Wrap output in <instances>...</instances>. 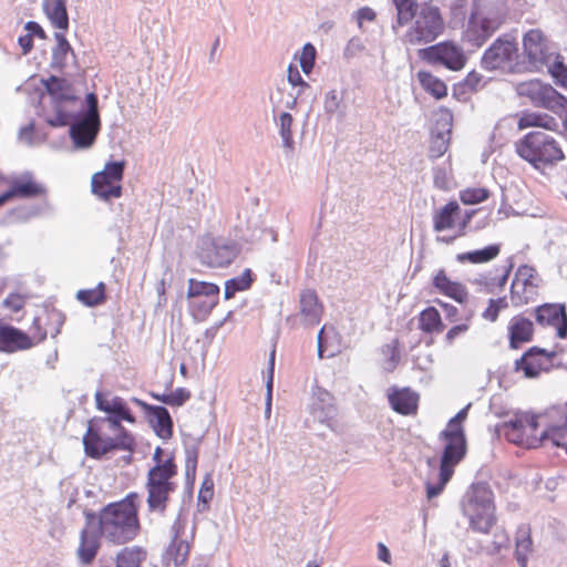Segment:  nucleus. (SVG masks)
<instances>
[{
	"instance_id": "37998d69",
	"label": "nucleus",
	"mask_w": 567,
	"mask_h": 567,
	"mask_svg": "<svg viewBox=\"0 0 567 567\" xmlns=\"http://www.w3.org/2000/svg\"><path fill=\"white\" fill-rule=\"evenodd\" d=\"M76 298L83 305L89 307H94L101 305L105 301V285L100 282L94 288L79 290L76 293Z\"/></svg>"
},
{
	"instance_id": "a878e982",
	"label": "nucleus",
	"mask_w": 567,
	"mask_h": 567,
	"mask_svg": "<svg viewBox=\"0 0 567 567\" xmlns=\"http://www.w3.org/2000/svg\"><path fill=\"white\" fill-rule=\"evenodd\" d=\"M95 402L97 410L105 412L109 416L117 419L121 421H126L128 423L135 422V416L133 415L131 409L127 403L120 396L107 398L102 393L97 392L95 394Z\"/></svg>"
},
{
	"instance_id": "6ab92c4d",
	"label": "nucleus",
	"mask_w": 567,
	"mask_h": 567,
	"mask_svg": "<svg viewBox=\"0 0 567 567\" xmlns=\"http://www.w3.org/2000/svg\"><path fill=\"white\" fill-rule=\"evenodd\" d=\"M432 287L439 295L465 305L470 300V291L465 284L453 280L444 268L439 269L432 277Z\"/></svg>"
},
{
	"instance_id": "a18cd8bd",
	"label": "nucleus",
	"mask_w": 567,
	"mask_h": 567,
	"mask_svg": "<svg viewBox=\"0 0 567 567\" xmlns=\"http://www.w3.org/2000/svg\"><path fill=\"white\" fill-rule=\"evenodd\" d=\"M218 303V298H195L190 302V312L193 317L197 320H205L214 309V307Z\"/></svg>"
},
{
	"instance_id": "774afa93",
	"label": "nucleus",
	"mask_w": 567,
	"mask_h": 567,
	"mask_svg": "<svg viewBox=\"0 0 567 567\" xmlns=\"http://www.w3.org/2000/svg\"><path fill=\"white\" fill-rule=\"evenodd\" d=\"M378 558L386 564H390L391 555L388 547L380 543L378 545Z\"/></svg>"
},
{
	"instance_id": "a211bd4d",
	"label": "nucleus",
	"mask_w": 567,
	"mask_h": 567,
	"mask_svg": "<svg viewBox=\"0 0 567 567\" xmlns=\"http://www.w3.org/2000/svg\"><path fill=\"white\" fill-rule=\"evenodd\" d=\"M555 351H547L539 347H532L515 360L514 370L527 379L537 378L540 373L549 371L554 367Z\"/></svg>"
},
{
	"instance_id": "5fc2aeb1",
	"label": "nucleus",
	"mask_w": 567,
	"mask_h": 567,
	"mask_svg": "<svg viewBox=\"0 0 567 567\" xmlns=\"http://www.w3.org/2000/svg\"><path fill=\"white\" fill-rule=\"evenodd\" d=\"M549 73L557 85L567 89V66L559 56L549 66Z\"/></svg>"
},
{
	"instance_id": "0eeeda50",
	"label": "nucleus",
	"mask_w": 567,
	"mask_h": 567,
	"mask_svg": "<svg viewBox=\"0 0 567 567\" xmlns=\"http://www.w3.org/2000/svg\"><path fill=\"white\" fill-rule=\"evenodd\" d=\"M505 13L486 6H475L463 31V41L475 47L483 45L503 24Z\"/></svg>"
},
{
	"instance_id": "9b49d317",
	"label": "nucleus",
	"mask_w": 567,
	"mask_h": 567,
	"mask_svg": "<svg viewBox=\"0 0 567 567\" xmlns=\"http://www.w3.org/2000/svg\"><path fill=\"white\" fill-rule=\"evenodd\" d=\"M125 162H109L103 171L93 174L91 179L92 193L102 200L120 198L122 196V179Z\"/></svg>"
},
{
	"instance_id": "bf43d9fd",
	"label": "nucleus",
	"mask_w": 567,
	"mask_h": 567,
	"mask_svg": "<svg viewBox=\"0 0 567 567\" xmlns=\"http://www.w3.org/2000/svg\"><path fill=\"white\" fill-rule=\"evenodd\" d=\"M288 81L292 86H308L307 82H305L303 79L301 78L298 68L293 64H290L288 66Z\"/></svg>"
},
{
	"instance_id": "dca6fc26",
	"label": "nucleus",
	"mask_w": 567,
	"mask_h": 567,
	"mask_svg": "<svg viewBox=\"0 0 567 567\" xmlns=\"http://www.w3.org/2000/svg\"><path fill=\"white\" fill-rule=\"evenodd\" d=\"M540 422L545 440L567 451V402L546 409Z\"/></svg>"
},
{
	"instance_id": "79ce46f5",
	"label": "nucleus",
	"mask_w": 567,
	"mask_h": 567,
	"mask_svg": "<svg viewBox=\"0 0 567 567\" xmlns=\"http://www.w3.org/2000/svg\"><path fill=\"white\" fill-rule=\"evenodd\" d=\"M219 296V287L213 282L198 281L195 279L188 280L187 298H212L216 299Z\"/></svg>"
},
{
	"instance_id": "412c9836",
	"label": "nucleus",
	"mask_w": 567,
	"mask_h": 567,
	"mask_svg": "<svg viewBox=\"0 0 567 567\" xmlns=\"http://www.w3.org/2000/svg\"><path fill=\"white\" fill-rule=\"evenodd\" d=\"M388 402L393 411L401 415H416L420 395L410 388L392 386L388 390Z\"/></svg>"
},
{
	"instance_id": "3c124183",
	"label": "nucleus",
	"mask_w": 567,
	"mask_h": 567,
	"mask_svg": "<svg viewBox=\"0 0 567 567\" xmlns=\"http://www.w3.org/2000/svg\"><path fill=\"white\" fill-rule=\"evenodd\" d=\"M473 315H470L461 323L452 326L444 336V342L447 346H453L457 339L466 334L471 328V320Z\"/></svg>"
},
{
	"instance_id": "aec40b11",
	"label": "nucleus",
	"mask_w": 567,
	"mask_h": 567,
	"mask_svg": "<svg viewBox=\"0 0 567 567\" xmlns=\"http://www.w3.org/2000/svg\"><path fill=\"white\" fill-rule=\"evenodd\" d=\"M7 192L10 199H31L44 197L48 189L32 173L27 172L13 177Z\"/></svg>"
},
{
	"instance_id": "e2e57ef3",
	"label": "nucleus",
	"mask_w": 567,
	"mask_h": 567,
	"mask_svg": "<svg viewBox=\"0 0 567 567\" xmlns=\"http://www.w3.org/2000/svg\"><path fill=\"white\" fill-rule=\"evenodd\" d=\"M25 29L29 31L28 34H31L32 38H33V35H37L38 38H40L42 40L47 39L45 31L43 30V28L38 22L29 21L25 24Z\"/></svg>"
},
{
	"instance_id": "2f4dec72",
	"label": "nucleus",
	"mask_w": 567,
	"mask_h": 567,
	"mask_svg": "<svg viewBox=\"0 0 567 567\" xmlns=\"http://www.w3.org/2000/svg\"><path fill=\"white\" fill-rule=\"evenodd\" d=\"M43 11L52 27L65 34L69 30L66 0H44Z\"/></svg>"
},
{
	"instance_id": "338daca9",
	"label": "nucleus",
	"mask_w": 567,
	"mask_h": 567,
	"mask_svg": "<svg viewBox=\"0 0 567 567\" xmlns=\"http://www.w3.org/2000/svg\"><path fill=\"white\" fill-rule=\"evenodd\" d=\"M19 44L24 54L29 53L33 48V38L31 34H24L19 38Z\"/></svg>"
},
{
	"instance_id": "473e14b6",
	"label": "nucleus",
	"mask_w": 567,
	"mask_h": 567,
	"mask_svg": "<svg viewBox=\"0 0 567 567\" xmlns=\"http://www.w3.org/2000/svg\"><path fill=\"white\" fill-rule=\"evenodd\" d=\"M150 421L152 426L157 434L163 440H168L173 435V421L166 408L161 405H150L147 406Z\"/></svg>"
},
{
	"instance_id": "6e6552de",
	"label": "nucleus",
	"mask_w": 567,
	"mask_h": 567,
	"mask_svg": "<svg viewBox=\"0 0 567 567\" xmlns=\"http://www.w3.org/2000/svg\"><path fill=\"white\" fill-rule=\"evenodd\" d=\"M540 416L542 414L536 415L528 412L515 414L514 419L503 426L506 440L527 449L539 446L542 441H545L543 431L538 430L539 426H543Z\"/></svg>"
},
{
	"instance_id": "f3484780",
	"label": "nucleus",
	"mask_w": 567,
	"mask_h": 567,
	"mask_svg": "<svg viewBox=\"0 0 567 567\" xmlns=\"http://www.w3.org/2000/svg\"><path fill=\"white\" fill-rule=\"evenodd\" d=\"M65 321L62 311L53 307H43L33 318L30 326L31 342L39 344L48 337L55 338Z\"/></svg>"
},
{
	"instance_id": "cd10ccee",
	"label": "nucleus",
	"mask_w": 567,
	"mask_h": 567,
	"mask_svg": "<svg viewBox=\"0 0 567 567\" xmlns=\"http://www.w3.org/2000/svg\"><path fill=\"white\" fill-rule=\"evenodd\" d=\"M524 53L532 63H544L547 58V41L539 30H529L523 38Z\"/></svg>"
},
{
	"instance_id": "2eb2a0df",
	"label": "nucleus",
	"mask_w": 567,
	"mask_h": 567,
	"mask_svg": "<svg viewBox=\"0 0 567 567\" xmlns=\"http://www.w3.org/2000/svg\"><path fill=\"white\" fill-rule=\"evenodd\" d=\"M538 275L527 265L518 267L511 285V302L514 307H523L534 302L538 296Z\"/></svg>"
},
{
	"instance_id": "f03ea898",
	"label": "nucleus",
	"mask_w": 567,
	"mask_h": 567,
	"mask_svg": "<svg viewBox=\"0 0 567 567\" xmlns=\"http://www.w3.org/2000/svg\"><path fill=\"white\" fill-rule=\"evenodd\" d=\"M467 409L464 408L456 413L446 424L445 429L439 434L442 443V453L439 465L437 483L427 482L426 496L434 498L445 488L446 484L454 475L455 467L465 458L467 454V440L464 430V422L467 417Z\"/></svg>"
},
{
	"instance_id": "4c0bfd02",
	"label": "nucleus",
	"mask_w": 567,
	"mask_h": 567,
	"mask_svg": "<svg viewBox=\"0 0 567 567\" xmlns=\"http://www.w3.org/2000/svg\"><path fill=\"white\" fill-rule=\"evenodd\" d=\"M416 78L422 89L434 99L441 100L447 95L445 82L431 72L421 70L417 72Z\"/></svg>"
},
{
	"instance_id": "9d476101",
	"label": "nucleus",
	"mask_w": 567,
	"mask_h": 567,
	"mask_svg": "<svg viewBox=\"0 0 567 567\" xmlns=\"http://www.w3.org/2000/svg\"><path fill=\"white\" fill-rule=\"evenodd\" d=\"M42 84L54 102V114L48 118V124L53 127L69 125L74 120V114L64 111L61 104L76 101L72 84L66 79L54 75L42 80Z\"/></svg>"
},
{
	"instance_id": "20e7f679",
	"label": "nucleus",
	"mask_w": 567,
	"mask_h": 567,
	"mask_svg": "<svg viewBox=\"0 0 567 567\" xmlns=\"http://www.w3.org/2000/svg\"><path fill=\"white\" fill-rule=\"evenodd\" d=\"M83 444L87 456L100 458L115 450L132 452L135 446V440L117 419L106 416L89 421L87 431L83 436Z\"/></svg>"
},
{
	"instance_id": "c85d7f7f",
	"label": "nucleus",
	"mask_w": 567,
	"mask_h": 567,
	"mask_svg": "<svg viewBox=\"0 0 567 567\" xmlns=\"http://www.w3.org/2000/svg\"><path fill=\"white\" fill-rule=\"evenodd\" d=\"M516 44L509 40L497 39L493 44L485 51L483 60L489 64L491 68H499L503 63L513 60L516 53Z\"/></svg>"
},
{
	"instance_id": "0e129e2a",
	"label": "nucleus",
	"mask_w": 567,
	"mask_h": 567,
	"mask_svg": "<svg viewBox=\"0 0 567 567\" xmlns=\"http://www.w3.org/2000/svg\"><path fill=\"white\" fill-rule=\"evenodd\" d=\"M482 82V75L475 71L470 72L465 79L464 84L471 90H476Z\"/></svg>"
},
{
	"instance_id": "f704fd0d",
	"label": "nucleus",
	"mask_w": 567,
	"mask_h": 567,
	"mask_svg": "<svg viewBox=\"0 0 567 567\" xmlns=\"http://www.w3.org/2000/svg\"><path fill=\"white\" fill-rule=\"evenodd\" d=\"M533 553L532 529L529 525H520L516 530L515 558L520 567H527L528 557Z\"/></svg>"
},
{
	"instance_id": "39448f33",
	"label": "nucleus",
	"mask_w": 567,
	"mask_h": 567,
	"mask_svg": "<svg viewBox=\"0 0 567 567\" xmlns=\"http://www.w3.org/2000/svg\"><path fill=\"white\" fill-rule=\"evenodd\" d=\"M154 465L148 470L145 488L147 492V507L150 512L164 514L168 506L171 494L177 488L175 477L178 466L172 453L157 446L153 454Z\"/></svg>"
},
{
	"instance_id": "864d4df0",
	"label": "nucleus",
	"mask_w": 567,
	"mask_h": 567,
	"mask_svg": "<svg viewBox=\"0 0 567 567\" xmlns=\"http://www.w3.org/2000/svg\"><path fill=\"white\" fill-rule=\"evenodd\" d=\"M293 118L290 113L284 112L280 115V135L282 137L284 145L288 148L292 147V126Z\"/></svg>"
},
{
	"instance_id": "13d9d810",
	"label": "nucleus",
	"mask_w": 567,
	"mask_h": 567,
	"mask_svg": "<svg viewBox=\"0 0 567 567\" xmlns=\"http://www.w3.org/2000/svg\"><path fill=\"white\" fill-rule=\"evenodd\" d=\"M198 454L196 451L187 452L185 460V475L187 481L194 483L197 472Z\"/></svg>"
},
{
	"instance_id": "69168bd1",
	"label": "nucleus",
	"mask_w": 567,
	"mask_h": 567,
	"mask_svg": "<svg viewBox=\"0 0 567 567\" xmlns=\"http://www.w3.org/2000/svg\"><path fill=\"white\" fill-rule=\"evenodd\" d=\"M274 358H275V350L271 352V368H270V378L267 383V391H268V399H267V412H270L271 409V391H272V372H274Z\"/></svg>"
},
{
	"instance_id": "7c9ffc66",
	"label": "nucleus",
	"mask_w": 567,
	"mask_h": 567,
	"mask_svg": "<svg viewBox=\"0 0 567 567\" xmlns=\"http://www.w3.org/2000/svg\"><path fill=\"white\" fill-rule=\"evenodd\" d=\"M473 507L474 509L495 508L494 494L486 483H476L467 492L464 509Z\"/></svg>"
},
{
	"instance_id": "72a5a7b5",
	"label": "nucleus",
	"mask_w": 567,
	"mask_h": 567,
	"mask_svg": "<svg viewBox=\"0 0 567 567\" xmlns=\"http://www.w3.org/2000/svg\"><path fill=\"white\" fill-rule=\"evenodd\" d=\"M417 329L424 334H439L445 329L442 316L434 306L424 308L417 315Z\"/></svg>"
},
{
	"instance_id": "ddd939ff",
	"label": "nucleus",
	"mask_w": 567,
	"mask_h": 567,
	"mask_svg": "<svg viewBox=\"0 0 567 567\" xmlns=\"http://www.w3.org/2000/svg\"><path fill=\"white\" fill-rule=\"evenodd\" d=\"M419 56L429 64H440L451 71L462 70L467 60L463 49L452 41H443L421 49Z\"/></svg>"
},
{
	"instance_id": "1a4fd4ad",
	"label": "nucleus",
	"mask_w": 567,
	"mask_h": 567,
	"mask_svg": "<svg viewBox=\"0 0 567 567\" xmlns=\"http://www.w3.org/2000/svg\"><path fill=\"white\" fill-rule=\"evenodd\" d=\"M474 214L475 210H465L463 213L456 200H450L434 212L432 217L433 229L436 233L454 231L453 237L442 239L445 244H451L455 238L466 235Z\"/></svg>"
},
{
	"instance_id": "8fccbe9b",
	"label": "nucleus",
	"mask_w": 567,
	"mask_h": 567,
	"mask_svg": "<svg viewBox=\"0 0 567 567\" xmlns=\"http://www.w3.org/2000/svg\"><path fill=\"white\" fill-rule=\"evenodd\" d=\"M508 308V301L506 297L497 299H489L487 307L482 312V318L489 322H495L499 316V312Z\"/></svg>"
},
{
	"instance_id": "c9c22d12",
	"label": "nucleus",
	"mask_w": 567,
	"mask_h": 567,
	"mask_svg": "<svg viewBox=\"0 0 567 567\" xmlns=\"http://www.w3.org/2000/svg\"><path fill=\"white\" fill-rule=\"evenodd\" d=\"M464 514L470 519L471 528L478 533L488 534L496 523L495 508L476 511L470 507L464 509Z\"/></svg>"
},
{
	"instance_id": "bb28decb",
	"label": "nucleus",
	"mask_w": 567,
	"mask_h": 567,
	"mask_svg": "<svg viewBox=\"0 0 567 567\" xmlns=\"http://www.w3.org/2000/svg\"><path fill=\"white\" fill-rule=\"evenodd\" d=\"M529 127L558 132L559 123L548 113L526 110L517 114V128L523 131Z\"/></svg>"
},
{
	"instance_id": "052dcab7",
	"label": "nucleus",
	"mask_w": 567,
	"mask_h": 567,
	"mask_svg": "<svg viewBox=\"0 0 567 567\" xmlns=\"http://www.w3.org/2000/svg\"><path fill=\"white\" fill-rule=\"evenodd\" d=\"M375 18H377V13L374 12L373 9H371L369 7H362L357 11V19H358L359 27H361L364 21H369V22L374 21Z\"/></svg>"
},
{
	"instance_id": "49530a36",
	"label": "nucleus",
	"mask_w": 567,
	"mask_h": 567,
	"mask_svg": "<svg viewBox=\"0 0 567 567\" xmlns=\"http://www.w3.org/2000/svg\"><path fill=\"white\" fill-rule=\"evenodd\" d=\"M152 396L164 404L171 406H182L190 399V393L186 389L178 388L169 393L152 394Z\"/></svg>"
},
{
	"instance_id": "ea45409f",
	"label": "nucleus",
	"mask_w": 567,
	"mask_h": 567,
	"mask_svg": "<svg viewBox=\"0 0 567 567\" xmlns=\"http://www.w3.org/2000/svg\"><path fill=\"white\" fill-rule=\"evenodd\" d=\"M54 39L56 44L52 49L51 68L58 71H63L66 66V56L69 53L73 54V49L64 33L55 32Z\"/></svg>"
},
{
	"instance_id": "c03bdc74",
	"label": "nucleus",
	"mask_w": 567,
	"mask_h": 567,
	"mask_svg": "<svg viewBox=\"0 0 567 567\" xmlns=\"http://www.w3.org/2000/svg\"><path fill=\"white\" fill-rule=\"evenodd\" d=\"M252 284L251 270L246 269L241 276L231 278L225 284V298L230 299L238 291H244L250 288Z\"/></svg>"
},
{
	"instance_id": "de8ad7c7",
	"label": "nucleus",
	"mask_w": 567,
	"mask_h": 567,
	"mask_svg": "<svg viewBox=\"0 0 567 567\" xmlns=\"http://www.w3.org/2000/svg\"><path fill=\"white\" fill-rule=\"evenodd\" d=\"M489 192L485 187H467L460 192V200L465 205H475L485 202Z\"/></svg>"
},
{
	"instance_id": "603ef678",
	"label": "nucleus",
	"mask_w": 567,
	"mask_h": 567,
	"mask_svg": "<svg viewBox=\"0 0 567 567\" xmlns=\"http://www.w3.org/2000/svg\"><path fill=\"white\" fill-rule=\"evenodd\" d=\"M316 48L311 43H307L302 47L299 63L302 69V71L306 74H309L315 65L316 60Z\"/></svg>"
},
{
	"instance_id": "b1692460",
	"label": "nucleus",
	"mask_w": 567,
	"mask_h": 567,
	"mask_svg": "<svg viewBox=\"0 0 567 567\" xmlns=\"http://www.w3.org/2000/svg\"><path fill=\"white\" fill-rule=\"evenodd\" d=\"M299 301L301 323L307 328L318 326L323 315V305L317 292L313 289H305L300 293Z\"/></svg>"
},
{
	"instance_id": "58836bf2",
	"label": "nucleus",
	"mask_w": 567,
	"mask_h": 567,
	"mask_svg": "<svg viewBox=\"0 0 567 567\" xmlns=\"http://www.w3.org/2000/svg\"><path fill=\"white\" fill-rule=\"evenodd\" d=\"M501 252V246L493 244L473 251L462 252L456 255V260L461 264H485L495 259Z\"/></svg>"
},
{
	"instance_id": "423d86ee",
	"label": "nucleus",
	"mask_w": 567,
	"mask_h": 567,
	"mask_svg": "<svg viewBox=\"0 0 567 567\" xmlns=\"http://www.w3.org/2000/svg\"><path fill=\"white\" fill-rule=\"evenodd\" d=\"M517 155L536 169L556 165L565 159V153L558 141L545 131H532L515 144Z\"/></svg>"
},
{
	"instance_id": "6e6d98bb",
	"label": "nucleus",
	"mask_w": 567,
	"mask_h": 567,
	"mask_svg": "<svg viewBox=\"0 0 567 567\" xmlns=\"http://www.w3.org/2000/svg\"><path fill=\"white\" fill-rule=\"evenodd\" d=\"M27 303V297L19 292L9 293L2 305L4 308L9 309L11 312H18L24 308Z\"/></svg>"
},
{
	"instance_id": "e433bc0d",
	"label": "nucleus",
	"mask_w": 567,
	"mask_h": 567,
	"mask_svg": "<svg viewBox=\"0 0 567 567\" xmlns=\"http://www.w3.org/2000/svg\"><path fill=\"white\" fill-rule=\"evenodd\" d=\"M236 257V250L228 245H214L205 252V264L213 268H221L228 266Z\"/></svg>"
},
{
	"instance_id": "09e8293b",
	"label": "nucleus",
	"mask_w": 567,
	"mask_h": 567,
	"mask_svg": "<svg viewBox=\"0 0 567 567\" xmlns=\"http://www.w3.org/2000/svg\"><path fill=\"white\" fill-rule=\"evenodd\" d=\"M450 138L444 133H437L432 136L429 146V156L432 159L440 158L449 150Z\"/></svg>"
},
{
	"instance_id": "4468645a",
	"label": "nucleus",
	"mask_w": 567,
	"mask_h": 567,
	"mask_svg": "<svg viewBox=\"0 0 567 567\" xmlns=\"http://www.w3.org/2000/svg\"><path fill=\"white\" fill-rule=\"evenodd\" d=\"M517 92L520 96L527 97L535 106L550 111L563 109L566 103L564 95L556 91L550 84L543 83L539 80L519 83L517 85Z\"/></svg>"
},
{
	"instance_id": "7ed1b4c3",
	"label": "nucleus",
	"mask_w": 567,
	"mask_h": 567,
	"mask_svg": "<svg viewBox=\"0 0 567 567\" xmlns=\"http://www.w3.org/2000/svg\"><path fill=\"white\" fill-rule=\"evenodd\" d=\"M396 24L403 27L412 22L404 35V42L411 45L434 41L444 31V19L441 10L431 0L421 4L416 0H408L406 12L403 14L398 6Z\"/></svg>"
},
{
	"instance_id": "4be33fe9",
	"label": "nucleus",
	"mask_w": 567,
	"mask_h": 567,
	"mask_svg": "<svg viewBox=\"0 0 567 567\" xmlns=\"http://www.w3.org/2000/svg\"><path fill=\"white\" fill-rule=\"evenodd\" d=\"M34 346L31 337L24 331L4 323L0 319V351L13 353L17 351L29 350Z\"/></svg>"
},
{
	"instance_id": "393cba45",
	"label": "nucleus",
	"mask_w": 567,
	"mask_h": 567,
	"mask_svg": "<svg viewBox=\"0 0 567 567\" xmlns=\"http://www.w3.org/2000/svg\"><path fill=\"white\" fill-rule=\"evenodd\" d=\"M507 333L509 348L517 350L533 340L534 324L528 318L517 315L509 320Z\"/></svg>"
},
{
	"instance_id": "4d7b16f0",
	"label": "nucleus",
	"mask_w": 567,
	"mask_h": 567,
	"mask_svg": "<svg viewBox=\"0 0 567 567\" xmlns=\"http://www.w3.org/2000/svg\"><path fill=\"white\" fill-rule=\"evenodd\" d=\"M214 480L212 475L207 474L200 485L198 492V501L208 504L214 497Z\"/></svg>"
},
{
	"instance_id": "5701e85b",
	"label": "nucleus",
	"mask_w": 567,
	"mask_h": 567,
	"mask_svg": "<svg viewBox=\"0 0 567 567\" xmlns=\"http://www.w3.org/2000/svg\"><path fill=\"white\" fill-rule=\"evenodd\" d=\"M536 321L542 326L556 328L559 338L567 334V316L565 307L554 303H545L535 310Z\"/></svg>"
},
{
	"instance_id": "680f3d73",
	"label": "nucleus",
	"mask_w": 567,
	"mask_h": 567,
	"mask_svg": "<svg viewBox=\"0 0 567 567\" xmlns=\"http://www.w3.org/2000/svg\"><path fill=\"white\" fill-rule=\"evenodd\" d=\"M436 303L442 308L445 312V317L449 321H455L458 316V309L456 306L445 302L442 300H436Z\"/></svg>"
},
{
	"instance_id": "f8f14e48",
	"label": "nucleus",
	"mask_w": 567,
	"mask_h": 567,
	"mask_svg": "<svg viewBox=\"0 0 567 567\" xmlns=\"http://www.w3.org/2000/svg\"><path fill=\"white\" fill-rule=\"evenodd\" d=\"M86 103L87 111L84 116L70 127V136L79 148L90 147L94 143L101 126L96 95L94 93L87 94Z\"/></svg>"
},
{
	"instance_id": "f257e3e1",
	"label": "nucleus",
	"mask_w": 567,
	"mask_h": 567,
	"mask_svg": "<svg viewBox=\"0 0 567 567\" xmlns=\"http://www.w3.org/2000/svg\"><path fill=\"white\" fill-rule=\"evenodd\" d=\"M140 508L137 492L105 505L97 514L101 537L116 546L133 542L142 530Z\"/></svg>"
},
{
	"instance_id": "c756f323",
	"label": "nucleus",
	"mask_w": 567,
	"mask_h": 567,
	"mask_svg": "<svg viewBox=\"0 0 567 567\" xmlns=\"http://www.w3.org/2000/svg\"><path fill=\"white\" fill-rule=\"evenodd\" d=\"M100 536L95 530L83 528L80 534V544L76 550L78 558L83 565H91L101 547Z\"/></svg>"
},
{
	"instance_id": "a19ab883",
	"label": "nucleus",
	"mask_w": 567,
	"mask_h": 567,
	"mask_svg": "<svg viewBox=\"0 0 567 567\" xmlns=\"http://www.w3.org/2000/svg\"><path fill=\"white\" fill-rule=\"evenodd\" d=\"M146 558V551L138 547H124L122 548L114 558L115 567H142L143 561Z\"/></svg>"
}]
</instances>
